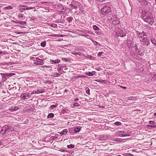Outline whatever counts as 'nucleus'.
I'll return each instance as SVG.
<instances>
[{
  "label": "nucleus",
  "mask_w": 156,
  "mask_h": 156,
  "mask_svg": "<svg viewBox=\"0 0 156 156\" xmlns=\"http://www.w3.org/2000/svg\"><path fill=\"white\" fill-rule=\"evenodd\" d=\"M101 9L100 13L103 15L106 16L111 11V8L107 6L105 4H102L101 5Z\"/></svg>",
  "instance_id": "obj_1"
},
{
  "label": "nucleus",
  "mask_w": 156,
  "mask_h": 156,
  "mask_svg": "<svg viewBox=\"0 0 156 156\" xmlns=\"http://www.w3.org/2000/svg\"><path fill=\"white\" fill-rule=\"evenodd\" d=\"M14 130L13 128L9 125H6L4 126L0 131V135L3 136L6 133H8L10 131H12Z\"/></svg>",
  "instance_id": "obj_2"
},
{
  "label": "nucleus",
  "mask_w": 156,
  "mask_h": 156,
  "mask_svg": "<svg viewBox=\"0 0 156 156\" xmlns=\"http://www.w3.org/2000/svg\"><path fill=\"white\" fill-rule=\"evenodd\" d=\"M108 21L114 25H116L119 23L120 22L119 19L115 16H113L110 19H108Z\"/></svg>",
  "instance_id": "obj_3"
},
{
  "label": "nucleus",
  "mask_w": 156,
  "mask_h": 156,
  "mask_svg": "<svg viewBox=\"0 0 156 156\" xmlns=\"http://www.w3.org/2000/svg\"><path fill=\"white\" fill-rule=\"evenodd\" d=\"M153 18V17L152 14H150L149 17L148 18H146V16L142 17V19L144 21L148 23L151 25L153 24L154 22Z\"/></svg>",
  "instance_id": "obj_4"
},
{
  "label": "nucleus",
  "mask_w": 156,
  "mask_h": 156,
  "mask_svg": "<svg viewBox=\"0 0 156 156\" xmlns=\"http://www.w3.org/2000/svg\"><path fill=\"white\" fill-rule=\"evenodd\" d=\"M80 4L78 2H75L73 1L70 4L69 6L71 7L72 9H77L79 8Z\"/></svg>",
  "instance_id": "obj_5"
},
{
  "label": "nucleus",
  "mask_w": 156,
  "mask_h": 156,
  "mask_svg": "<svg viewBox=\"0 0 156 156\" xmlns=\"http://www.w3.org/2000/svg\"><path fill=\"white\" fill-rule=\"evenodd\" d=\"M30 97V93H24L20 96L21 99L22 100H27Z\"/></svg>",
  "instance_id": "obj_6"
},
{
  "label": "nucleus",
  "mask_w": 156,
  "mask_h": 156,
  "mask_svg": "<svg viewBox=\"0 0 156 156\" xmlns=\"http://www.w3.org/2000/svg\"><path fill=\"white\" fill-rule=\"evenodd\" d=\"M116 35L118 36H120L122 37H124L126 36L125 33L123 32V31L120 29H119L118 31L116 32Z\"/></svg>",
  "instance_id": "obj_7"
},
{
  "label": "nucleus",
  "mask_w": 156,
  "mask_h": 156,
  "mask_svg": "<svg viewBox=\"0 0 156 156\" xmlns=\"http://www.w3.org/2000/svg\"><path fill=\"white\" fill-rule=\"evenodd\" d=\"M140 41L144 43V44L146 46L150 44L149 40L147 37H144Z\"/></svg>",
  "instance_id": "obj_8"
},
{
  "label": "nucleus",
  "mask_w": 156,
  "mask_h": 156,
  "mask_svg": "<svg viewBox=\"0 0 156 156\" xmlns=\"http://www.w3.org/2000/svg\"><path fill=\"white\" fill-rule=\"evenodd\" d=\"M0 75L2 78H4L5 79L7 78V77H11V76L14 75H15L14 73H1Z\"/></svg>",
  "instance_id": "obj_9"
},
{
  "label": "nucleus",
  "mask_w": 156,
  "mask_h": 156,
  "mask_svg": "<svg viewBox=\"0 0 156 156\" xmlns=\"http://www.w3.org/2000/svg\"><path fill=\"white\" fill-rule=\"evenodd\" d=\"M122 132L123 136H131V131L129 130H122Z\"/></svg>",
  "instance_id": "obj_10"
},
{
  "label": "nucleus",
  "mask_w": 156,
  "mask_h": 156,
  "mask_svg": "<svg viewBox=\"0 0 156 156\" xmlns=\"http://www.w3.org/2000/svg\"><path fill=\"white\" fill-rule=\"evenodd\" d=\"M66 66L65 64L60 65L57 68V70L58 71H60L62 70L63 69L65 68V70H66L67 68H66Z\"/></svg>",
  "instance_id": "obj_11"
},
{
  "label": "nucleus",
  "mask_w": 156,
  "mask_h": 156,
  "mask_svg": "<svg viewBox=\"0 0 156 156\" xmlns=\"http://www.w3.org/2000/svg\"><path fill=\"white\" fill-rule=\"evenodd\" d=\"M137 34L138 37L141 38L142 39V37L144 36H146V33L143 32L141 33H140L139 32H137Z\"/></svg>",
  "instance_id": "obj_12"
},
{
  "label": "nucleus",
  "mask_w": 156,
  "mask_h": 156,
  "mask_svg": "<svg viewBox=\"0 0 156 156\" xmlns=\"http://www.w3.org/2000/svg\"><path fill=\"white\" fill-rule=\"evenodd\" d=\"M95 81L102 84H106L107 83V81L106 80H103L102 79H97Z\"/></svg>",
  "instance_id": "obj_13"
},
{
  "label": "nucleus",
  "mask_w": 156,
  "mask_h": 156,
  "mask_svg": "<svg viewBox=\"0 0 156 156\" xmlns=\"http://www.w3.org/2000/svg\"><path fill=\"white\" fill-rule=\"evenodd\" d=\"M122 133V131H117L115 133V134L121 137L123 136V134Z\"/></svg>",
  "instance_id": "obj_14"
},
{
  "label": "nucleus",
  "mask_w": 156,
  "mask_h": 156,
  "mask_svg": "<svg viewBox=\"0 0 156 156\" xmlns=\"http://www.w3.org/2000/svg\"><path fill=\"white\" fill-rule=\"evenodd\" d=\"M34 63L37 65H43L44 64V62L43 61H34Z\"/></svg>",
  "instance_id": "obj_15"
},
{
  "label": "nucleus",
  "mask_w": 156,
  "mask_h": 156,
  "mask_svg": "<svg viewBox=\"0 0 156 156\" xmlns=\"http://www.w3.org/2000/svg\"><path fill=\"white\" fill-rule=\"evenodd\" d=\"M19 109V108L17 106L12 107L9 108L10 111L12 112L17 110Z\"/></svg>",
  "instance_id": "obj_16"
},
{
  "label": "nucleus",
  "mask_w": 156,
  "mask_h": 156,
  "mask_svg": "<svg viewBox=\"0 0 156 156\" xmlns=\"http://www.w3.org/2000/svg\"><path fill=\"white\" fill-rule=\"evenodd\" d=\"M140 1L142 5L145 6H147L148 5V2L146 0H140Z\"/></svg>",
  "instance_id": "obj_17"
},
{
  "label": "nucleus",
  "mask_w": 156,
  "mask_h": 156,
  "mask_svg": "<svg viewBox=\"0 0 156 156\" xmlns=\"http://www.w3.org/2000/svg\"><path fill=\"white\" fill-rule=\"evenodd\" d=\"M13 22L15 23H18L22 25H24L25 24H26L27 23L25 21H13Z\"/></svg>",
  "instance_id": "obj_18"
},
{
  "label": "nucleus",
  "mask_w": 156,
  "mask_h": 156,
  "mask_svg": "<svg viewBox=\"0 0 156 156\" xmlns=\"http://www.w3.org/2000/svg\"><path fill=\"white\" fill-rule=\"evenodd\" d=\"M68 132V130L67 129H65L63 130L60 133V134L62 135H66L67 134Z\"/></svg>",
  "instance_id": "obj_19"
},
{
  "label": "nucleus",
  "mask_w": 156,
  "mask_h": 156,
  "mask_svg": "<svg viewBox=\"0 0 156 156\" xmlns=\"http://www.w3.org/2000/svg\"><path fill=\"white\" fill-rule=\"evenodd\" d=\"M60 60L58 59H56L55 60H51L50 62L52 63H58L60 62Z\"/></svg>",
  "instance_id": "obj_20"
},
{
  "label": "nucleus",
  "mask_w": 156,
  "mask_h": 156,
  "mask_svg": "<svg viewBox=\"0 0 156 156\" xmlns=\"http://www.w3.org/2000/svg\"><path fill=\"white\" fill-rule=\"evenodd\" d=\"M62 60L64 62H69L70 61V59L68 58H62Z\"/></svg>",
  "instance_id": "obj_21"
},
{
  "label": "nucleus",
  "mask_w": 156,
  "mask_h": 156,
  "mask_svg": "<svg viewBox=\"0 0 156 156\" xmlns=\"http://www.w3.org/2000/svg\"><path fill=\"white\" fill-rule=\"evenodd\" d=\"M151 42L156 46V40L153 37H152L151 39Z\"/></svg>",
  "instance_id": "obj_22"
},
{
  "label": "nucleus",
  "mask_w": 156,
  "mask_h": 156,
  "mask_svg": "<svg viewBox=\"0 0 156 156\" xmlns=\"http://www.w3.org/2000/svg\"><path fill=\"white\" fill-rule=\"evenodd\" d=\"M8 54V53L5 51H2L0 50V56H2L3 55Z\"/></svg>",
  "instance_id": "obj_23"
},
{
  "label": "nucleus",
  "mask_w": 156,
  "mask_h": 156,
  "mask_svg": "<svg viewBox=\"0 0 156 156\" xmlns=\"http://www.w3.org/2000/svg\"><path fill=\"white\" fill-rule=\"evenodd\" d=\"M36 94H38L39 93H42L44 92V90H35Z\"/></svg>",
  "instance_id": "obj_24"
},
{
  "label": "nucleus",
  "mask_w": 156,
  "mask_h": 156,
  "mask_svg": "<svg viewBox=\"0 0 156 156\" xmlns=\"http://www.w3.org/2000/svg\"><path fill=\"white\" fill-rule=\"evenodd\" d=\"M144 52L143 51V50H139L137 51V53L138 54L140 55L141 56H143L144 55Z\"/></svg>",
  "instance_id": "obj_25"
},
{
  "label": "nucleus",
  "mask_w": 156,
  "mask_h": 156,
  "mask_svg": "<svg viewBox=\"0 0 156 156\" xmlns=\"http://www.w3.org/2000/svg\"><path fill=\"white\" fill-rule=\"evenodd\" d=\"M81 129L79 127H76L74 129L75 133H79L81 130Z\"/></svg>",
  "instance_id": "obj_26"
},
{
  "label": "nucleus",
  "mask_w": 156,
  "mask_h": 156,
  "mask_svg": "<svg viewBox=\"0 0 156 156\" xmlns=\"http://www.w3.org/2000/svg\"><path fill=\"white\" fill-rule=\"evenodd\" d=\"M123 140V139L120 138H116L115 139L114 141L118 142L119 143H121L122 142Z\"/></svg>",
  "instance_id": "obj_27"
},
{
  "label": "nucleus",
  "mask_w": 156,
  "mask_h": 156,
  "mask_svg": "<svg viewBox=\"0 0 156 156\" xmlns=\"http://www.w3.org/2000/svg\"><path fill=\"white\" fill-rule=\"evenodd\" d=\"M108 137L107 136H101L100 139L101 140H105L108 139Z\"/></svg>",
  "instance_id": "obj_28"
},
{
  "label": "nucleus",
  "mask_w": 156,
  "mask_h": 156,
  "mask_svg": "<svg viewBox=\"0 0 156 156\" xmlns=\"http://www.w3.org/2000/svg\"><path fill=\"white\" fill-rule=\"evenodd\" d=\"M54 115L53 113H50L48 114L47 117L48 118H53L54 117Z\"/></svg>",
  "instance_id": "obj_29"
},
{
  "label": "nucleus",
  "mask_w": 156,
  "mask_h": 156,
  "mask_svg": "<svg viewBox=\"0 0 156 156\" xmlns=\"http://www.w3.org/2000/svg\"><path fill=\"white\" fill-rule=\"evenodd\" d=\"M85 74L89 76H91L93 75V73L92 72H86Z\"/></svg>",
  "instance_id": "obj_30"
},
{
  "label": "nucleus",
  "mask_w": 156,
  "mask_h": 156,
  "mask_svg": "<svg viewBox=\"0 0 156 156\" xmlns=\"http://www.w3.org/2000/svg\"><path fill=\"white\" fill-rule=\"evenodd\" d=\"M58 106V104H56L55 105H51L50 106V108L51 109H53L54 108H56Z\"/></svg>",
  "instance_id": "obj_31"
},
{
  "label": "nucleus",
  "mask_w": 156,
  "mask_h": 156,
  "mask_svg": "<svg viewBox=\"0 0 156 156\" xmlns=\"http://www.w3.org/2000/svg\"><path fill=\"white\" fill-rule=\"evenodd\" d=\"M46 45V42L44 41L41 43V46L42 47H45Z\"/></svg>",
  "instance_id": "obj_32"
},
{
  "label": "nucleus",
  "mask_w": 156,
  "mask_h": 156,
  "mask_svg": "<svg viewBox=\"0 0 156 156\" xmlns=\"http://www.w3.org/2000/svg\"><path fill=\"white\" fill-rule=\"evenodd\" d=\"M12 9V7L11 6H8L5 7L4 8V9L5 10L11 9Z\"/></svg>",
  "instance_id": "obj_33"
},
{
  "label": "nucleus",
  "mask_w": 156,
  "mask_h": 156,
  "mask_svg": "<svg viewBox=\"0 0 156 156\" xmlns=\"http://www.w3.org/2000/svg\"><path fill=\"white\" fill-rule=\"evenodd\" d=\"M67 21L69 23H70L72 22V20L73 19V17H68L67 19Z\"/></svg>",
  "instance_id": "obj_34"
},
{
  "label": "nucleus",
  "mask_w": 156,
  "mask_h": 156,
  "mask_svg": "<svg viewBox=\"0 0 156 156\" xmlns=\"http://www.w3.org/2000/svg\"><path fill=\"white\" fill-rule=\"evenodd\" d=\"M93 29L95 30H99V28L95 25H94L93 26Z\"/></svg>",
  "instance_id": "obj_35"
},
{
  "label": "nucleus",
  "mask_w": 156,
  "mask_h": 156,
  "mask_svg": "<svg viewBox=\"0 0 156 156\" xmlns=\"http://www.w3.org/2000/svg\"><path fill=\"white\" fill-rule=\"evenodd\" d=\"M60 75L59 73H53L52 74V76H53L54 77H58V76H59Z\"/></svg>",
  "instance_id": "obj_36"
},
{
  "label": "nucleus",
  "mask_w": 156,
  "mask_h": 156,
  "mask_svg": "<svg viewBox=\"0 0 156 156\" xmlns=\"http://www.w3.org/2000/svg\"><path fill=\"white\" fill-rule=\"evenodd\" d=\"M74 145L73 144H70V145H67V147L69 148H74Z\"/></svg>",
  "instance_id": "obj_37"
},
{
  "label": "nucleus",
  "mask_w": 156,
  "mask_h": 156,
  "mask_svg": "<svg viewBox=\"0 0 156 156\" xmlns=\"http://www.w3.org/2000/svg\"><path fill=\"white\" fill-rule=\"evenodd\" d=\"M63 7V5L61 4H59L58 5H57V7L60 10H62V8Z\"/></svg>",
  "instance_id": "obj_38"
},
{
  "label": "nucleus",
  "mask_w": 156,
  "mask_h": 156,
  "mask_svg": "<svg viewBox=\"0 0 156 156\" xmlns=\"http://www.w3.org/2000/svg\"><path fill=\"white\" fill-rule=\"evenodd\" d=\"M114 124L116 126H120L121 125L122 123L120 122L117 121L115 122Z\"/></svg>",
  "instance_id": "obj_39"
},
{
  "label": "nucleus",
  "mask_w": 156,
  "mask_h": 156,
  "mask_svg": "<svg viewBox=\"0 0 156 156\" xmlns=\"http://www.w3.org/2000/svg\"><path fill=\"white\" fill-rule=\"evenodd\" d=\"M73 105V106L74 107H75L76 106L79 107V106H80V105L78 102H76V103H75Z\"/></svg>",
  "instance_id": "obj_40"
},
{
  "label": "nucleus",
  "mask_w": 156,
  "mask_h": 156,
  "mask_svg": "<svg viewBox=\"0 0 156 156\" xmlns=\"http://www.w3.org/2000/svg\"><path fill=\"white\" fill-rule=\"evenodd\" d=\"M125 156H134L133 154H130L129 153H126L125 154Z\"/></svg>",
  "instance_id": "obj_41"
},
{
  "label": "nucleus",
  "mask_w": 156,
  "mask_h": 156,
  "mask_svg": "<svg viewBox=\"0 0 156 156\" xmlns=\"http://www.w3.org/2000/svg\"><path fill=\"white\" fill-rule=\"evenodd\" d=\"M52 36L53 37H61L62 36L59 34H53L52 35Z\"/></svg>",
  "instance_id": "obj_42"
},
{
  "label": "nucleus",
  "mask_w": 156,
  "mask_h": 156,
  "mask_svg": "<svg viewBox=\"0 0 156 156\" xmlns=\"http://www.w3.org/2000/svg\"><path fill=\"white\" fill-rule=\"evenodd\" d=\"M129 98L130 100H136V98L134 97H129Z\"/></svg>",
  "instance_id": "obj_43"
},
{
  "label": "nucleus",
  "mask_w": 156,
  "mask_h": 156,
  "mask_svg": "<svg viewBox=\"0 0 156 156\" xmlns=\"http://www.w3.org/2000/svg\"><path fill=\"white\" fill-rule=\"evenodd\" d=\"M150 14H151L149 13V12H147L146 13L145 15L143 16H146V18H149V17Z\"/></svg>",
  "instance_id": "obj_44"
},
{
  "label": "nucleus",
  "mask_w": 156,
  "mask_h": 156,
  "mask_svg": "<svg viewBox=\"0 0 156 156\" xmlns=\"http://www.w3.org/2000/svg\"><path fill=\"white\" fill-rule=\"evenodd\" d=\"M90 90L89 88H87H87L86 89V92L87 94H90Z\"/></svg>",
  "instance_id": "obj_45"
},
{
  "label": "nucleus",
  "mask_w": 156,
  "mask_h": 156,
  "mask_svg": "<svg viewBox=\"0 0 156 156\" xmlns=\"http://www.w3.org/2000/svg\"><path fill=\"white\" fill-rule=\"evenodd\" d=\"M58 151H60L61 152H67V150L65 149H60L58 150Z\"/></svg>",
  "instance_id": "obj_46"
},
{
  "label": "nucleus",
  "mask_w": 156,
  "mask_h": 156,
  "mask_svg": "<svg viewBox=\"0 0 156 156\" xmlns=\"http://www.w3.org/2000/svg\"><path fill=\"white\" fill-rule=\"evenodd\" d=\"M56 23H63V22L61 20H57L56 21Z\"/></svg>",
  "instance_id": "obj_47"
},
{
  "label": "nucleus",
  "mask_w": 156,
  "mask_h": 156,
  "mask_svg": "<svg viewBox=\"0 0 156 156\" xmlns=\"http://www.w3.org/2000/svg\"><path fill=\"white\" fill-rule=\"evenodd\" d=\"M19 10H20V12H23V10H26V8H20V9H19Z\"/></svg>",
  "instance_id": "obj_48"
},
{
  "label": "nucleus",
  "mask_w": 156,
  "mask_h": 156,
  "mask_svg": "<svg viewBox=\"0 0 156 156\" xmlns=\"http://www.w3.org/2000/svg\"><path fill=\"white\" fill-rule=\"evenodd\" d=\"M147 126L151 127V128H156V125L152 126V125H147Z\"/></svg>",
  "instance_id": "obj_49"
},
{
  "label": "nucleus",
  "mask_w": 156,
  "mask_h": 156,
  "mask_svg": "<svg viewBox=\"0 0 156 156\" xmlns=\"http://www.w3.org/2000/svg\"><path fill=\"white\" fill-rule=\"evenodd\" d=\"M104 53V52L101 51V52H98V56H101V55Z\"/></svg>",
  "instance_id": "obj_50"
},
{
  "label": "nucleus",
  "mask_w": 156,
  "mask_h": 156,
  "mask_svg": "<svg viewBox=\"0 0 156 156\" xmlns=\"http://www.w3.org/2000/svg\"><path fill=\"white\" fill-rule=\"evenodd\" d=\"M83 36L85 37L88 38H89L90 37L89 35L86 34H83Z\"/></svg>",
  "instance_id": "obj_51"
},
{
  "label": "nucleus",
  "mask_w": 156,
  "mask_h": 156,
  "mask_svg": "<svg viewBox=\"0 0 156 156\" xmlns=\"http://www.w3.org/2000/svg\"><path fill=\"white\" fill-rule=\"evenodd\" d=\"M58 12H59V13H62V14H64L65 13V11H62L61 10L58 11Z\"/></svg>",
  "instance_id": "obj_52"
},
{
  "label": "nucleus",
  "mask_w": 156,
  "mask_h": 156,
  "mask_svg": "<svg viewBox=\"0 0 156 156\" xmlns=\"http://www.w3.org/2000/svg\"><path fill=\"white\" fill-rule=\"evenodd\" d=\"M35 59H36V60L35 61L39 60V61H43V60H42L40 58L38 57H36V58H35Z\"/></svg>",
  "instance_id": "obj_53"
},
{
  "label": "nucleus",
  "mask_w": 156,
  "mask_h": 156,
  "mask_svg": "<svg viewBox=\"0 0 156 156\" xmlns=\"http://www.w3.org/2000/svg\"><path fill=\"white\" fill-rule=\"evenodd\" d=\"M33 94H36L35 90H33L31 92V93H30V96L31 95Z\"/></svg>",
  "instance_id": "obj_54"
},
{
  "label": "nucleus",
  "mask_w": 156,
  "mask_h": 156,
  "mask_svg": "<svg viewBox=\"0 0 156 156\" xmlns=\"http://www.w3.org/2000/svg\"><path fill=\"white\" fill-rule=\"evenodd\" d=\"M149 123L151 124H154V122L153 121H149Z\"/></svg>",
  "instance_id": "obj_55"
},
{
  "label": "nucleus",
  "mask_w": 156,
  "mask_h": 156,
  "mask_svg": "<svg viewBox=\"0 0 156 156\" xmlns=\"http://www.w3.org/2000/svg\"><path fill=\"white\" fill-rule=\"evenodd\" d=\"M36 19V17L34 16L32 17L30 19L31 20H34Z\"/></svg>",
  "instance_id": "obj_56"
},
{
  "label": "nucleus",
  "mask_w": 156,
  "mask_h": 156,
  "mask_svg": "<svg viewBox=\"0 0 156 156\" xmlns=\"http://www.w3.org/2000/svg\"><path fill=\"white\" fill-rule=\"evenodd\" d=\"M23 16V14H19V15H18V16L19 17H22Z\"/></svg>",
  "instance_id": "obj_57"
},
{
  "label": "nucleus",
  "mask_w": 156,
  "mask_h": 156,
  "mask_svg": "<svg viewBox=\"0 0 156 156\" xmlns=\"http://www.w3.org/2000/svg\"><path fill=\"white\" fill-rule=\"evenodd\" d=\"M26 10H30V9H33L34 8L32 7H26Z\"/></svg>",
  "instance_id": "obj_58"
},
{
  "label": "nucleus",
  "mask_w": 156,
  "mask_h": 156,
  "mask_svg": "<svg viewBox=\"0 0 156 156\" xmlns=\"http://www.w3.org/2000/svg\"><path fill=\"white\" fill-rule=\"evenodd\" d=\"M120 87L123 89H126V87L123 86H120Z\"/></svg>",
  "instance_id": "obj_59"
},
{
  "label": "nucleus",
  "mask_w": 156,
  "mask_h": 156,
  "mask_svg": "<svg viewBox=\"0 0 156 156\" xmlns=\"http://www.w3.org/2000/svg\"><path fill=\"white\" fill-rule=\"evenodd\" d=\"M66 7H64L63 6L62 8V10H64L65 11H66Z\"/></svg>",
  "instance_id": "obj_60"
},
{
  "label": "nucleus",
  "mask_w": 156,
  "mask_h": 156,
  "mask_svg": "<svg viewBox=\"0 0 156 156\" xmlns=\"http://www.w3.org/2000/svg\"><path fill=\"white\" fill-rule=\"evenodd\" d=\"M89 58L90 59H93L94 58L93 57L91 56H89Z\"/></svg>",
  "instance_id": "obj_61"
},
{
  "label": "nucleus",
  "mask_w": 156,
  "mask_h": 156,
  "mask_svg": "<svg viewBox=\"0 0 156 156\" xmlns=\"http://www.w3.org/2000/svg\"><path fill=\"white\" fill-rule=\"evenodd\" d=\"M79 100V98H76L74 100V101H78Z\"/></svg>",
  "instance_id": "obj_62"
},
{
  "label": "nucleus",
  "mask_w": 156,
  "mask_h": 156,
  "mask_svg": "<svg viewBox=\"0 0 156 156\" xmlns=\"http://www.w3.org/2000/svg\"><path fill=\"white\" fill-rule=\"evenodd\" d=\"M83 75H79L78 76L77 78H83Z\"/></svg>",
  "instance_id": "obj_63"
},
{
  "label": "nucleus",
  "mask_w": 156,
  "mask_h": 156,
  "mask_svg": "<svg viewBox=\"0 0 156 156\" xmlns=\"http://www.w3.org/2000/svg\"><path fill=\"white\" fill-rule=\"evenodd\" d=\"M94 44L96 45H97L98 44H99V43L97 41H95L94 42Z\"/></svg>",
  "instance_id": "obj_64"
}]
</instances>
